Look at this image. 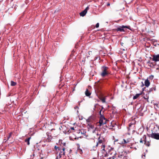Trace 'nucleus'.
<instances>
[{
  "mask_svg": "<svg viewBox=\"0 0 159 159\" xmlns=\"http://www.w3.org/2000/svg\"><path fill=\"white\" fill-rule=\"evenodd\" d=\"M40 159H43V157H42Z\"/></svg>",
  "mask_w": 159,
  "mask_h": 159,
  "instance_id": "nucleus-44",
  "label": "nucleus"
},
{
  "mask_svg": "<svg viewBox=\"0 0 159 159\" xmlns=\"http://www.w3.org/2000/svg\"><path fill=\"white\" fill-rule=\"evenodd\" d=\"M16 83L15 82H14L13 81H11V85L12 86H14L16 85Z\"/></svg>",
  "mask_w": 159,
  "mask_h": 159,
  "instance_id": "nucleus-19",
  "label": "nucleus"
},
{
  "mask_svg": "<svg viewBox=\"0 0 159 159\" xmlns=\"http://www.w3.org/2000/svg\"><path fill=\"white\" fill-rule=\"evenodd\" d=\"M12 134V132H10L9 133L8 136L7 137V140H8L11 137Z\"/></svg>",
  "mask_w": 159,
  "mask_h": 159,
  "instance_id": "nucleus-20",
  "label": "nucleus"
},
{
  "mask_svg": "<svg viewBox=\"0 0 159 159\" xmlns=\"http://www.w3.org/2000/svg\"><path fill=\"white\" fill-rule=\"evenodd\" d=\"M140 143H143V140H142V139H140Z\"/></svg>",
  "mask_w": 159,
  "mask_h": 159,
  "instance_id": "nucleus-27",
  "label": "nucleus"
},
{
  "mask_svg": "<svg viewBox=\"0 0 159 159\" xmlns=\"http://www.w3.org/2000/svg\"><path fill=\"white\" fill-rule=\"evenodd\" d=\"M101 137L100 136L98 138V143H97V145H96V146H97L98 145V143H102L103 140L102 139H101Z\"/></svg>",
  "mask_w": 159,
  "mask_h": 159,
  "instance_id": "nucleus-15",
  "label": "nucleus"
},
{
  "mask_svg": "<svg viewBox=\"0 0 159 159\" xmlns=\"http://www.w3.org/2000/svg\"><path fill=\"white\" fill-rule=\"evenodd\" d=\"M149 137H151L152 139L159 140V133H152L149 135Z\"/></svg>",
  "mask_w": 159,
  "mask_h": 159,
  "instance_id": "nucleus-5",
  "label": "nucleus"
},
{
  "mask_svg": "<svg viewBox=\"0 0 159 159\" xmlns=\"http://www.w3.org/2000/svg\"><path fill=\"white\" fill-rule=\"evenodd\" d=\"M109 122L108 120H107L104 116L100 117V120L98 122V126H101L104 124L107 123Z\"/></svg>",
  "mask_w": 159,
  "mask_h": 159,
  "instance_id": "nucleus-4",
  "label": "nucleus"
},
{
  "mask_svg": "<svg viewBox=\"0 0 159 159\" xmlns=\"http://www.w3.org/2000/svg\"><path fill=\"white\" fill-rule=\"evenodd\" d=\"M141 93H139V94H136V95L134 96L133 99H137V98L139 97L141 95Z\"/></svg>",
  "mask_w": 159,
  "mask_h": 159,
  "instance_id": "nucleus-16",
  "label": "nucleus"
},
{
  "mask_svg": "<svg viewBox=\"0 0 159 159\" xmlns=\"http://www.w3.org/2000/svg\"><path fill=\"white\" fill-rule=\"evenodd\" d=\"M157 40H156V41L153 42V44L154 46H157V45H159V43H157Z\"/></svg>",
  "mask_w": 159,
  "mask_h": 159,
  "instance_id": "nucleus-21",
  "label": "nucleus"
},
{
  "mask_svg": "<svg viewBox=\"0 0 159 159\" xmlns=\"http://www.w3.org/2000/svg\"><path fill=\"white\" fill-rule=\"evenodd\" d=\"M158 129H159V127H158Z\"/></svg>",
  "mask_w": 159,
  "mask_h": 159,
  "instance_id": "nucleus-46",
  "label": "nucleus"
},
{
  "mask_svg": "<svg viewBox=\"0 0 159 159\" xmlns=\"http://www.w3.org/2000/svg\"><path fill=\"white\" fill-rule=\"evenodd\" d=\"M76 108H78V107L77 106H76V107H75V109Z\"/></svg>",
  "mask_w": 159,
  "mask_h": 159,
  "instance_id": "nucleus-41",
  "label": "nucleus"
},
{
  "mask_svg": "<svg viewBox=\"0 0 159 159\" xmlns=\"http://www.w3.org/2000/svg\"><path fill=\"white\" fill-rule=\"evenodd\" d=\"M143 139H144V144L148 146H149L150 145V143L149 142H147L146 141V137L145 135H144L143 137Z\"/></svg>",
  "mask_w": 159,
  "mask_h": 159,
  "instance_id": "nucleus-10",
  "label": "nucleus"
},
{
  "mask_svg": "<svg viewBox=\"0 0 159 159\" xmlns=\"http://www.w3.org/2000/svg\"><path fill=\"white\" fill-rule=\"evenodd\" d=\"M79 150L80 151L79 152L80 153H82V150L81 149H79Z\"/></svg>",
  "mask_w": 159,
  "mask_h": 159,
  "instance_id": "nucleus-31",
  "label": "nucleus"
},
{
  "mask_svg": "<svg viewBox=\"0 0 159 159\" xmlns=\"http://www.w3.org/2000/svg\"><path fill=\"white\" fill-rule=\"evenodd\" d=\"M90 52H91V51H89V55H90Z\"/></svg>",
  "mask_w": 159,
  "mask_h": 159,
  "instance_id": "nucleus-39",
  "label": "nucleus"
},
{
  "mask_svg": "<svg viewBox=\"0 0 159 159\" xmlns=\"http://www.w3.org/2000/svg\"><path fill=\"white\" fill-rule=\"evenodd\" d=\"M92 125H91V127L92 128Z\"/></svg>",
  "mask_w": 159,
  "mask_h": 159,
  "instance_id": "nucleus-45",
  "label": "nucleus"
},
{
  "mask_svg": "<svg viewBox=\"0 0 159 159\" xmlns=\"http://www.w3.org/2000/svg\"><path fill=\"white\" fill-rule=\"evenodd\" d=\"M105 145H102V150L105 151Z\"/></svg>",
  "mask_w": 159,
  "mask_h": 159,
  "instance_id": "nucleus-24",
  "label": "nucleus"
},
{
  "mask_svg": "<svg viewBox=\"0 0 159 159\" xmlns=\"http://www.w3.org/2000/svg\"><path fill=\"white\" fill-rule=\"evenodd\" d=\"M149 40H154V39H150H150Z\"/></svg>",
  "mask_w": 159,
  "mask_h": 159,
  "instance_id": "nucleus-42",
  "label": "nucleus"
},
{
  "mask_svg": "<svg viewBox=\"0 0 159 159\" xmlns=\"http://www.w3.org/2000/svg\"><path fill=\"white\" fill-rule=\"evenodd\" d=\"M62 128V126H60L59 128V129L60 130H61V128Z\"/></svg>",
  "mask_w": 159,
  "mask_h": 159,
  "instance_id": "nucleus-35",
  "label": "nucleus"
},
{
  "mask_svg": "<svg viewBox=\"0 0 159 159\" xmlns=\"http://www.w3.org/2000/svg\"><path fill=\"white\" fill-rule=\"evenodd\" d=\"M1 35H0V40H1L2 39V40H4V38H2V37H1Z\"/></svg>",
  "mask_w": 159,
  "mask_h": 159,
  "instance_id": "nucleus-33",
  "label": "nucleus"
},
{
  "mask_svg": "<svg viewBox=\"0 0 159 159\" xmlns=\"http://www.w3.org/2000/svg\"><path fill=\"white\" fill-rule=\"evenodd\" d=\"M148 63V65L151 67H153L154 66L152 63L150 61H149Z\"/></svg>",
  "mask_w": 159,
  "mask_h": 159,
  "instance_id": "nucleus-18",
  "label": "nucleus"
},
{
  "mask_svg": "<svg viewBox=\"0 0 159 159\" xmlns=\"http://www.w3.org/2000/svg\"><path fill=\"white\" fill-rule=\"evenodd\" d=\"M99 88H98V86L96 85L95 86V89L96 90H98V89Z\"/></svg>",
  "mask_w": 159,
  "mask_h": 159,
  "instance_id": "nucleus-28",
  "label": "nucleus"
},
{
  "mask_svg": "<svg viewBox=\"0 0 159 159\" xmlns=\"http://www.w3.org/2000/svg\"><path fill=\"white\" fill-rule=\"evenodd\" d=\"M120 43H121V45L122 46H123V44L124 43H121V42Z\"/></svg>",
  "mask_w": 159,
  "mask_h": 159,
  "instance_id": "nucleus-37",
  "label": "nucleus"
},
{
  "mask_svg": "<svg viewBox=\"0 0 159 159\" xmlns=\"http://www.w3.org/2000/svg\"><path fill=\"white\" fill-rule=\"evenodd\" d=\"M156 86L154 85L152 88L149 89V90L148 91V93H150L151 92H152L153 91H156Z\"/></svg>",
  "mask_w": 159,
  "mask_h": 159,
  "instance_id": "nucleus-12",
  "label": "nucleus"
},
{
  "mask_svg": "<svg viewBox=\"0 0 159 159\" xmlns=\"http://www.w3.org/2000/svg\"><path fill=\"white\" fill-rule=\"evenodd\" d=\"M54 148L56 149V150H58V148H57V147L56 146H55V147H54Z\"/></svg>",
  "mask_w": 159,
  "mask_h": 159,
  "instance_id": "nucleus-34",
  "label": "nucleus"
},
{
  "mask_svg": "<svg viewBox=\"0 0 159 159\" xmlns=\"http://www.w3.org/2000/svg\"><path fill=\"white\" fill-rule=\"evenodd\" d=\"M12 39V38L11 37H9V38L7 39V40H9L10 39L11 40Z\"/></svg>",
  "mask_w": 159,
  "mask_h": 159,
  "instance_id": "nucleus-29",
  "label": "nucleus"
},
{
  "mask_svg": "<svg viewBox=\"0 0 159 159\" xmlns=\"http://www.w3.org/2000/svg\"><path fill=\"white\" fill-rule=\"evenodd\" d=\"M90 52H91V51H89V55H90Z\"/></svg>",
  "mask_w": 159,
  "mask_h": 159,
  "instance_id": "nucleus-40",
  "label": "nucleus"
},
{
  "mask_svg": "<svg viewBox=\"0 0 159 159\" xmlns=\"http://www.w3.org/2000/svg\"><path fill=\"white\" fill-rule=\"evenodd\" d=\"M89 9V7L88 6L83 11H82L80 13V16H84L87 13V11Z\"/></svg>",
  "mask_w": 159,
  "mask_h": 159,
  "instance_id": "nucleus-9",
  "label": "nucleus"
},
{
  "mask_svg": "<svg viewBox=\"0 0 159 159\" xmlns=\"http://www.w3.org/2000/svg\"><path fill=\"white\" fill-rule=\"evenodd\" d=\"M102 72L101 75L102 77H104L110 74L109 67L105 66H102L101 68Z\"/></svg>",
  "mask_w": 159,
  "mask_h": 159,
  "instance_id": "nucleus-2",
  "label": "nucleus"
},
{
  "mask_svg": "<svg viewBox=\"0 0 159 159\" xmlns=\"http://www.w3.org/2000/svg\"><path fill=\"white\" fill-rule=\"evenodd\" d=\"M66 143H64L63 146V147H57L58 150L60 151V152L58 154L59 158L61 157L62 156H64L65 155V151L66 150Z\"/></svg>",
  "mask_w": 159,
  "mask_h": 159,
  "instance_id": "nucleus-3",
  "label": "nucleus"
},
{
  "mask_svg": "<svg viewBox=\"0 0 159 159\" xmlns=\"http://www.w3.org/2000/svg\"><path fill=\"white\" fill-rule=\"evenodd\" d=\"M153 78L154 76L152 75H151L149 76V78L151 80H152L153 79Z\"/></svg>",
  "mask_w": 159,
  "mask_h": 159,
  "instance_id": "nucleus-25",
  "label": "nucleus"
},
{
  "mask_svg": "<svg viewBox=\"0 0 159 159\" xmlns=\"http://www.w3.org/2000/svg\"><path fill=\"white\" fill-rule=\"evenodd\" d=\"M95 116L94 115H92L89 116V118L86 120V121L87 122H93L95 120Z\"/></svg>",
  "mask_w": 159,
  "mask_h": 159,
  "instance_id": "nucleus-7",
  "label": "nucleus"
},
{
  "mask_svg": "<svg viewBox=\"0 0 159 159\" xmlns=\"http://www.w3.org/2000/svg\"><path fill=\"white\" fill-rule=\"evenodd\" d=\"M115 126V124H112V122H111L110 123H109L107 125H105V127H113Z\"/></svg>",
  "mask_w": 159,
  "mask_h": 159,
  "instance_id": "nucleus-13",
  "label": "nucleus"
},
{
  "mask_svg": "<svg viewBox=\"0 0 159 159\" xmlns=\"http://www.w3.org/2000/svg\"><path fill=\"white\" fill-rule=\"evenodd\" d=\"M113 127H107V128H108L109 129H113Z\"/></svg>",
  "mask_w": 159,
  "mask_h": 159,
  "instance_id": "nucleus-30",
  "label": "nucleus"
},
{
  "mask_svg": "<svg viewBox=\"0 0 159 159\" xmlns=\"http://www.w3.org/2000/svg\"><path fill=\"white\" fill-rule=\"evenodd\" d=\"M91 93L89 91L88 89H87L85 92V94L87 96H89L91 95Z\"/></svg>",
  "mask_w": 159,
  "mask_h": 159,
  "instance_id": "nucleus-14",
  "label": "nucleus"
},
{
  "mask_svg": "<svg viewBox=\"0 0 159 159\" xmlns=\"http://www.w3.org/2000/svg\"><path fill=\"white\" fill-rule=\"evenodd\" d=\"M30 137L28 138L27 139H26L25 140V142L27 143L28 145H30Z\"/></svg>",
  "mask_w": 159,
  "mask_h": 159,
  "instance_id": "nucleus-17",
  "label": "nucleus"
},
{
  "mask_svg": "<svg viewBox=\"0 0 159 159\" xmlns=\"http://www.w3.org/2000/svg\"><path fill=\"white\" fill-rule=\"evenodd\" d=\"M55 130V129H51V131H52V130Z\"/></svg>",
  "mask_w": 159,
  "mask_h": 159,
  "instance_id": "nucleus-43",
  "label": "nucleus"
},
{
  "mask_svg": "<svg viewBox=\"0 0 159 159\" xmlns=\"http://www.w3.org/2000/svg\"><path fill=\"white\" fill-rule=\"evenodd\" d=\"M59 155L57 156L56 158V159H59L60 158H59Z\"/></svg>",
  "mask_w": 159,
  "mask_h": 159,
  "instance_id": "nucleus-32",
  "label": "nucleus"
},
{
  "mask_svg": "<svg viewBox=\"0 0 159 159\" xmlns=\"http://www.w3.org/2000/svg\"><path fill=\"white\" fill-rule=\"evenodd\" d=\"M131 140L130 138H128L126 139H123L122 140H120L119 143L120 144H125L129 143Z\"/></svg>",
  "mask_w": 159,
  "mask_h": 159,
  "instance_id": "nucleus-6",
  "label": "nucleus"
},
{
  "mask_svg": "<svg viewBox=\"0 0 159 159\" xmlns=\"http://www.w3.org/2000/svg\"><path fill=\"white\" fill-rule=\"evenodd\" d=\"M101 100L102 101V102L104 103L105 102V98H102L101 99Z\"/></svg>",
  "mask_w": 159,
  "mask_h": 159,
  "instance_id": "nucleus-22",
  "label": "nucleus"
},
{
  "mask_svg": "<svg viewBox=\"0 0 159 159\" xmlns=\"http://www.w3.org/2000/svg\"><path fill=\"white\" fill-rule=\"evenodd\" d=\"M101 112H102V110H101L100 111H99V115H100V117H102V116H103V114H102V113H101Z\"/></svg>",
  "mask_w": 159,
  "mask_h": 159,
  "instance_id": "nucleus-23",
  "label": "nucleus"
},
{
  "mask_svg": "<svg viewBox=\"0 0 159 159\" xmlns=\"http://www.w3.org/2000/svg\"><path fill=\"white\" fill-rule=\"evenodd\" d=\"M150 84V82L148 80V79L147 80H145L144 82V85H145L147 87H148Z\"/></svg>",
  "mask_w": 159,
  "mask_h": 159,
  "instance_id": "nucleus-11",
  "label": "nucleus"
},
{
  "mask_svg": "<svg viewBox=\"0 0 159 159\" xmlns=\"http://www.w3.org/2000/svg\"><path fill=\"white\" fill-rule=\"evenodd\" d=\"M71 129H72V130H74V127H71Z\"/></svg>",
  "mask_w": 159,
  "mask_h": 159,
  "instance_id": "nucleus-38",
  "label": "nucleus"
},
{
  "mask_svg": "<svg viewBox=\"0 0 159 159\" xmlns=\"http://www.w3.org/2000/svg\"><path fill=\"white\" fill-rule=\"evenodd\" d=\"M99 26V24L98 23L96 24L95 25V27L96 28H98Z\"/></svg>",
  "mask_w": 159,
  "mask_h": 159,
  "instance_id": "nucleus-26",
  "label": "nucleus"
},
{
  "mask_svg": "<svg viewBox=\"0 0 159 159\" xmlns=\"http://www.w3.org/2000/svg\"><path fill=\"white\" fill-rule=\"evenodd\" d=\"M125 28L128 29L131 31L132 30L131 28V27L129 25L125 26L122 25V26H120L119 27H118L117 28L114 29L113 30L114 32H125Z\"/></svg>",
  "mask_w": 159,
  "mask_h": 159,
  "instance_id": "nucleus-1",
  "label": "nucleus"
},
{
  "mask_svg": "<svg viewBox=\"0 0 159 159\" xmlns=\"http://www.w3.org/2000/svg\"><path fill=\"white\" fill-rule=\"evenodd\" d=\"M110 5V3H107V6H109Z\"/></svg>",
  "mask_w": 159,
  "mask_h": 159,
  "instance_id": "nucleus-36",
  "label": "nucleus"
},
{
  "mask_svg": "<svg viewBox=\"0 0 159 159\" xmlns=\"http://www.w3.org/2000/svg\"><path fill=\"white\" fill-rule=\"evenodd\" d=\"M152 57V58H151L152 60L155 62L159 61V54L153 55Z\"/></svg>",
  "mask_w": 159,
  "mask_h": 159,
  "instance_id": "nucleus-8",
  "label": "nucleus"
}]
</instances>
